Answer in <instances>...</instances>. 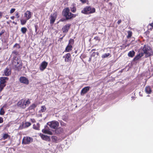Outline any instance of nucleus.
Masks as SVG:
<instances>
[{
    "label": "nucleus",
    "mask_w": 153,
    "mask_h": 153,
    "mask_svg": "<svg viewBox=\"0 0 153 153\" xmlns=\"http://www.w3.org/2000/svg\"><path fill=\"white\" fill-rule=\"evenodd\" d=\"M94 39L96 41H98L99 42L100 40V38L98 36H96L94 38Z\"/></svg>",
    "instance_id": "nucleus-38"
},
{
    "label": "nucleus",
    "mask_w": 153,
    "mask_h": 153,
    "mask_svg": "<svg viewBox=\"0 0 153 153\" xmlns=\"http://www.w3.org/2000/svg\"><path fill=\"white\" fill-rule=\"evenodd\" d=\"M52 139H53L54 140H55L56 141L57 140V137L56 136H52Z\"/></svg>",
    "instance_id": "nucleus-49"
},
{
    "label": "nucleus",
    "mask_w": 153,
    "mask_h": 153,
    "mask_svg": "<svg viewBox=\"0 0 153 153\" xmlns=\"http://www.w3.org/2000/svg\"><path fill=\"white\" fill-rule=\"evenodd\" d=\"M30 103L29 99L27 100L25 99H22L19 101L16 104V105L18 107L22 109H25Z\"/></svg>",
    "instance_id": "nucleus-1"
},
{
    "label": "nucleus",
    "mask_w": 153,
    "mask_h": 153,
    "mask_svg": "<svg viewBox=\"0 0 153 153\" xmlns=\"http://www.w3.org/2000/svg\"><path fill=\"white\" fill-rule=\"evenodd\" d=\"M2 14L1 12H0V17L2 16Z\"/></svg>",
    "instance_id": "nucleus-57"
},
{
    "label": "nucleus",
    "mask_w": 153,
    "mask_h": 153,
    "mask_svg": "<svg viewBox=\"0 0 153 153\" xmlns=\"http://www.w3.org/2000/svg\"><path fill=\"white\" fill-rule=\"evenodd\" d=\"M96 54H97V55H98L99 54V53L97 52V53H96L95 52H93L91 54V56H94Z\"/></svg>",
    "instance_id": "nucleus-40"
},
{
    "label": "nucleus",
    "mask_w": 153,
    "mask_h": 153,
    "mask_svg": "<svg viewBox=\"0 0 153 153\" xmlns=\"http://www.w3.org/2000/svg\"><path fill=\"white\" fill-rule=\"evenodd\" d=\"M12 23V21H11V20H10L9 21H7V23L9 24V25H10V23Z\"/></svg>",
    "instance_id": "nucleus-50"
},
{
    "label": "nucleus",
    "mask_w": 153,
    "mask_h": 153,
    "mask_svg": "<svg viewBox=\"0 0 153 153\" xmlns=\"http://www.w3.org/2000/svg\"><path fill=\"white\" fill-rule=\"evenodd\" d=\"M19 81L21 83L26 85H27L29 84V80L25 77H20L19 79Z\"/></svg>",
    "instance_id": "nucleus-8"
},
{
    "label": "nucleus",
    "mask_w": 153,
    "mask_h": 153,
    "mask_svg": "<svg viewBox=\"0 0 153 153\" xmlns=\"http://www.w3.org/2000/svg\"><path fill=\"white\" fill-rule=\"evenodd\" d=\"M9 78L7 77H1L0 78V84L1 85H5V84L6 82V81L8 80Z\"/></svg>",
    "instance_id": "nucleus-11"
},
{
    "label": "nucleus",
    "mask_w": 153,
    "mask_h": 153,
    "mask_svg": "<svg viewBox=\"0 0 153 153\" xmlns=\"http://www.w3.org/2000/svg\"><path fill=\"white\" fill-rule=\"evenodd\" d=\"M146 92L148 94H150L152 92V89L150 86H146L145 88Z\"/></svg>",
    "instance_id": "nucleus-20"
},
{
    "label": "nucleus",
    "mask_w": 153,
    "mask_h": 153,
    "mask_svg": "<svg viewBox=\"0 0 153 153\" xmlns=\"http://www.w3.org/2000/svg\"><path fill=\"white\" fill-rule=\"evenodd\" d=\"M129 45H130L129 44H128L126 46H129Z\"/></svg>",
    "instance_id": "nucleus-61"
},
{
    "label": "nucleus",
    "mask_w": 153,
    "mask_h": 153,
    "mask_svg": "<svg viewBox=\"0 0 153 153\" xmlns=\"http://www.w3.org/2000/svg\"><path fill=\"white\" fill-rule=\"evenodd\" d=\"M40 128V125L39 123L36 124H34L33 125V128L36 130H39Z\"/></svg>",
    "instance_id": "nucleus-21"
},
{
    "label": "nucleus",
    "mask_w": 153,
    "mask_h": 153,
    "mask_svg": "<svg viewBox=\"0 0 153 153\" xmlns=\"http://www.w3.org/2000/svg\"><path fill=\"white\" fill-rule=\"evenodd\" d=\"M121 22V20H119L117 22V23L118 24H119Z\"/></svg>",
    "instance_id": "nucleus-51"
},
{
    "label": "nucleus",
    "mask_w": 153,
    "mask_h": 153,
    "mask_svg": "<svg viewBox=\"0 0 153 153\" xmlns=\"http://www.w3.org/2000/svg\"><path fill=\"white\" fill-rule=\"evenodd\" d=\"M5 32V30H2L0 33V36L1 37L2 34L4 33Z\"/></svg>",
    "instance_id": "nucleus-39"
},
{
    "label": "nucleus",
    "mask_w": 153,
    "mask_h": 153,
    "mask_svg": "<svg viewBox=\"0 0 153 153\" xmlns=\"http://www.w3.org/2000/svg\"><path fill=\"white\" fill-rule=\"evenodd\" d=\"M74 41L73 39H70L69 40L68 45H72L74 43Z\"/></svg>",
    "instance_id": "nucleus-28"
},
{
    "label": "nucleus",
    "mask_w": 153,
    "mask_h": 153,
    "mask_svg": "<svg viewBox=\"0 0 153 153\" xmlns=\"http://www.w3.org/2000/svg\"><path fill=\"white\" fill-rule=\"evenodd\" d=\"M5 86V85H1L0 84V93L1 92L4 88Z\"/></svg>",
    "instance_id": "nucleus-35"
},
{
    "label": "nucleus",
    "mask_w": 153,
    "mask_h": 153,
    "mask_svg": "<svg viewBox=\"0 0 153 153\" xmlns=\"http://www.w3.org/2000/svg\"><path fill=\"white\" fill-rule=\"evenodd\" d=\"M142 50L143 53L145 54L146 57H148L152 55L153 54V52L152 48L148 45H144Z\"/></svg>",
    "instance_id": "nucleus-3"
},
{
    "label": "nucleus",
    "mask_w": 153,
    "mask_h": 153,
    "mask_svg": "<svg viewBox=\"0 0 153 153\" xmlns=\"http://www.w3.org/2000/svg\"><path fill=\"white\" fill-rule=\"evenodd\" d=\"M143 56V53H139L138 55L136 56L134 58L133 61H135L138 60L140 58Z\"/></svg>",
    "instance_id": "nucleus-16"
},
{
    "label": "nucleus",
    "mask_w": 153,
    "mask_h": 153,
    "mask_svg": "<svg viewBox=\"0 0 153 153\" xmlns=\"http://www.w3.org/2000/svg\"><path fill=\"white\" fill-rule=\"evenodd\" d=\"M4 121L2 117H0V123H3Z\"/></svg>",
    "instance_id": "nucleus-43"
},
{
    "label": "nucleus",
    "mask_w": 153,
    "mask_h": 153,
    "mask_svg": "<svg viewBox=\"0 0 153 153\" xmlns=\"http://www.w3.org/2000/svg\"><path fill=\"white\" fill-rule=\"evenodd\" d=\"M32 138L30 137H24L22 139V143L24 144H29L33 141Z\"/></svg>",
    "instance_id": "nucleus-6"
},
{
    "label": "nucleus",
    "mask_w": 153,
    "mask_h": 153,
    "mask_svg": "<svg viewBox=\"0 0 153 153\" xmlns=\"http://www.w3.org/2000/svg\"><path fill=\"white\" fill-rule=\"evenodd\" d=\"M57 13L56 12H55L52 14L51 15V19H56V18Z\"/></svg>",
    "instance_id": "nucleus-25"
},
{
    "label": "nucleus",
    "mask_w": 153,
    "mask_h": 153,
    "mask_svg": "<svg viewBox=\"0 0 153 153\" xmlns=\"http://www.w3.org/2000/svg\"><path fill=\"white\" fill-rule=\"evenodd\" d=\"M20 60L17 57L13 56L11 64L12 68L15 70H19L20 68Z\"/></svg>",
    "instance_id": "nucleus-2"
},
{
    "label": "nucleus",
    "mask_w": 153,
    "mask_h": 153,
    "mask_svg": "<svg viewBox=\"0 0 153 153\" xmlns=\"http://www.w3.org/2000/svg\"><path fill=\"white\" fill-rule=\"evenodd\" d=\"M149 25L151 26L152 27H153V22L149 24Z\"/></svg>",
    "instance_id": "nucleus-52"
},
{
    "label": "nucleus",
    "mask_w": 153,
    "mask_h": 153,
    "mask_svg": "<svg viewBox=\"0 0 153 153\" xmlns=\"http://www.w3.org/2000/svg\"><path fill=\"white\" fill-rule=\"evenodd\" d=\"M48 131L47 130H45V129H42V132L43 133H47Z\"/></svg>",
    "instance_id": "nucleus-47"
},
{
    "label": "nucleus",
    "mask_w": 153,
    "mask_h": 153,
    "mask_svg": "<svg viewBox=\"0 0 153 153\" xmlns=\"http://www.w3.org/2000/svg\"><path fill=\"white\" fill-rule=\"evenodd\" d=\"M31 121L33 123H35L36 122V120L34 119H31Z\"/></svg>",
    "instance_id": "nucleus-48"
},
{
    "label": "nucleus",
    "mask_w": 153,
    "mask_h": 153,
    "mask_svg": "<svg viewBox=\"0 0 153 153\" xmlns=\"http://www.w3.org/2000/svg\"><path fill=\"white\" fill-rule=\"evenodd\" d=\"M8 137L10 138V136L7 134H4L2 139L5 140Z\"/></svg>",
    "instance_id": "nucleus-27"
},
{
    "label": "nucleus",
    "mask_w": 153,
    "mask_h": 153,
    "mask_svg": "<svg viewBox=\"0 0 153 153\" xmlns=\"http://www.w3.org/2000/svg\"><path fill=\"white\" fill-rule=\"evenodd\" d=\"M96 50V49H93L91 50V51H95Z\"/></svg>",
    "instance_id": "nucleus-56"
},
{
    "label": "nucleus",
    "mask_w": 153,
    "mask_h": 153,
    "mask_svg": "<svg viewBox=\"0 0 153 153\" xmlns=\"http://www.w3.org/2000/svg\"><path fill=\"white\" fill-rule=\"evenodd\" d=\"M42 138L44 140L49 141L50 140V138L48 136L42 134L41 136Z\"/></svg>",
    "instance_id": "nucleus-22"
},
{
    "label": "nucleus",
    "mask_w": 153,
    "mask_h": 153,
    "mask_svg": "<svg viewBox=\"0 0 153 153\" xmlns=\"http://www.w3.org/2000/svg\"><path fill=\"white\" fill-rule=\"evenodd\" d=\"M36 107V105L35 104H33L29 107V109L30 110H32L34 109Z\"/></svg>",
    "instance_id": "nucleus-30"
},
{
    "label": "nucleus",
    "mask_w": 153,
    "mask_h": 153,
    "mask_svg": "<svg viewBox=\"0 0 153 153\" xmlns=\"http://www.w3.org/2000/svg\"><path fill=\"white\" fill-rule=\"evenodd\" d=\"M15 16H13L11 17V19H13L14 18H15Z\"/></svg>",
    "instance_id": "nucleus-54"
},
{
    "label": "nucleus",
    "mask_w": 153,
    "mask_h": 153,
    "mask_svg": "<svg viewBox=\"0 0 153 153\" xmlns=\"http://www.w3.org/2000/svg\"><path fill=\"white\" fill-rule=\"evenodd\" d=\"M15 10V8H12L10 10V13H13Z\"/></svg>",
    "instance_id": "nucleus-42"
},
{
    "label": "nucleus",
    "mask_w": 153,
    "mask_h": 153,
    "mask_svg": "<svg viewBox=\"0 0 153 153\" xmlns=\"http://www.w3.org/2000/svg\"><path fill=\"white\" fill-rule=\"evenodd\" d=\"M35 32L37 33L38 32H37V30H38V26L37 25H35Z\"/></svg>",
    "instance_id": "nucleus-45"
},
{
    "label": "nucleus",
    "mask_w": 153,
    "mask_h": 153,
    "mask_svg": "<svg viewBox=\"0 0 153 153\" xmlns=\"http://www.w3.org/2000/svg\"><path fill=\"white\" fill-rule=\"evenodd\" d=\"M20 51L16 50L13 51L12 52L11 55L13 56L16 57L19 55Z\"/></svg>",
    "instance_id": "nucleus-15"
},
{
    "label": "nucleus",
    "mask_w": 153,
    "mask_h": 153,
    "mask_svg": "<svg viewBox=\"0 0 153 153\" xmlns=\"http://www.w3.org/2000/svg\"><path fill=\"white\" fill-rule=\"evenodd\" d=\"M135 52L134 51H129L128 54V56L131 57H133L135 55Z\"/></svg>",
    "instance_id": "nucleus-23"
},
{
    "label": "nucleus",
    "mask_w": 153,
    "mask_h": 153,
    "mask_svg": "<svg viewBox=\"0 0 153 153\" xmlns=\"http://www.w3.org/2000/svg\"><path fill=\"white\" fill-rule=\"evenodd\" d=\"M69 9L68 8H66L65 9L64 15L65 16L66 19H70L71 18H74L76 15L73 14L69 12Z\"/></svg>",
    "instance_id": "nucleus-5"
},
{
    "label": "nucleus",
    "mask_w": 153,
    "mask_h": 153,
    "mask_svg": "<svg viewBox=\"0 0 153 153\" xmlns=\"http://www.w3.org/2000/svg\"><path fill=\"white\" fill-rule=\"evenodd\" d=\"M55 20H51L50 21V23L52 25L53 24L55 21Z\"/></svg>",
    "instance_id": "nucleus-44"
},
{
    "label": "nucleus",
    "mask_w": 153,
    "mask_h": 153,
    "mask_svg": "<svg viewBox=\"0 0 153 153\" xmlns=\"http://www.w3.org/2000/svg\"><path fill=\"white\" fill-rule=\"evenodd\" d=\"M11 70L8 68H6L4 71V75L7 76H9L11 74Z\"/></svg>",
    "instance_id": "nucleus-14"
},
{
    "label": "nucleus",
    "mask_w": 153,
    "mask_h": 153,
    "mask_svg": "<svg viewBox=\"0 0 153 153\" xmlns=\"http://www.w3.org/2000/svg\"><path fill=\"white\" fill-rule=\"evenodd\" d=\"M75 53H77V51L76 50L75 51Z\"/></svg>",
    "instance_id": "nucleus-59"
},
{
    "label": "nucleus",
    "mask_w": 153,
    "mask_h": 153,
    "mask_svg": "<svg viewBox=\"0 0 153 153\" xmlns=\"http://www.w3.org/2000/svg\"><path fill=\"white\" fill-rule=\"evenodd\" d=\"M110 56V57L111 56V54L109 53H105L103 54H102V59L105 58L107 57L108 56Z\"/></svg>",
    "instance_id": "nucleus-24"
},
{
    "label": "nucleus",
    "mask_w": 153,
    "mask_h": 153,
    "mask_svg": "<svg viewBox=\"0 0 153 153\" xmlns=\"http://www.w3.org/2000/svg\"><path fill=\"white\" fill-rule=\"evenodd\" d=\"M12 23L14 24L15 25H16L17 24V23L15 22H12Z\"/></svg>",
    "instance_id": "nucleus-53"
},
{
    "label": "nucleus",
    "mask_w": 153,
    "mask_h": 153,
    "mask_svg": "<svg viewBox=\"0 0 153 153\" xmlns=\"http://www.w3.org/2000/svg\"><path fill=\"white\" fill-rule=\"evenodd\" d=\"M64 131V130L63 128L61 127H59L58 128H56L55 132L57 134H60Z\"/></svg>",
    "instance_id": "nucleus-19"
},
{
    "label": "nucleus",
    "mask_w": 153,
    "mask_h": 153,
    "mask_svg": "<svg viewBox=\"0 0 153 153\" xmlns=\"http://www.w3.org/2000/svg\"><path fill=\"white\" fill-rule=\"evenodd\" d=\"M80 1L83 3H85L88 0H80Z\"/></svg>",
    "instance_id": "nucleus-46"
},
{
    "label": "nucleus",
    "mask_w": 153,
    "mask_h": 153,
    "mask_svg": "<svg viewBox=\"0 0 153 153\" xmlns=\"http://www.w3.org/2000/svg\"><path fill=\"white\" fill-rule=\"evenodd\" d=\"M48 65V63L45 61L42 62L40 67V69L41 71H43L45 69Z\"/></svg>",
    "instance_id": "nucleus-13"
},
{
    "label": "nucleus",
    "mask_w": 153,
    "mask_h": 153,
    "mask_svg": "<svg viewBox=\"0 0 153 153\" xmlns=\"http://www.w3.org/2000/svg\"><path fill=\"white\" fill-rule=\"evenodd\" d=\"M15 18L17 19V18H19V13H18V12H16V14H15Z\"/></svg>",
    "instance_id": "nucleus-41"
},
{
    "label": "nucleus",
    "mask_w": 153,
    "mask_h": 153,
    "mask_svg": "<svg viewBox=\"0 0 153 153\" xmlns=\"http://www.w3.org/2000/svg\"><path fill=\"white\" fill-rule=\"evenodd\" d=\"M91 57L90 58L89 60V61H90L91 60Z\"/></svg>",
    "instance_id": "nucleus-58"
},
{
    "label": "nucleus",
    "mask_w": 153,
    "mask_h": 153,
    "mask_svg": "<svg viewBox=\"0 0 153 153\" xmlns=\"http://www.w3.org/2000/svg\"><path fill=\"white\" fill-rule=\"evenodd\" d=\"M63 58H65V62H69L71 59V54L69 53H67L63 56Z\"/></svg>",
    "instance_id": "nucleus-12"
},
{
    "label": "nucleus",
    "mask_w": 153,
    "mask_h": 153,
    "mask_svg": "<svg viewBox=\"0 0 153 153\" xmlns=\"http://www.w3.org/2000/svg\"><path fill=\"white\" fill-rule=\"evenodd\" d=\"M5 111L3 107L1 108L0 110V115H3L5 114Z\"/></svg>",
    "instance_id": "nucleus-32"
},
{
    "label": "nucleus",
    "mask_w": 153,
    "mask_h": 153,
    "mask_svg": "<svg viewBox=\"0 0 153 153\" xmlns=\"http://www.w3.org/2000/svg\"><path fill=\"white\" fill-rule=\"evenodd\" d=\"M27 30V29L25 27H23L21 29V31L23 34H25Z\"/></svg>",
    "instance_id": "nucleus-29"
},
{
    "label": "nucleus",
    "mask_w": 153,
    "mask_h": 153,
    "mask_svg": "<svg viewBox=\"0 0 153 153\" xmlns=\"http://www.w3.org/2000/svg\"><path fill=\"white\" fill-rule=\"evenodd\" d=\"M13 48H16L18 49H20L21 46L19 44L16 43L13 45Z\"/></svg>",
    "instance_id": "nucleus-34"
},
{
    "label": "nucleus",
    "mask_w": 153,
    "mask_h": 153,
    "mask_svg": "<svg viewBox=\"0 0 153 153\" xmlns=\"http://www.w3.org/2000/svg\"><path fill=\"white\" fill-rule=\"evenodd\" d=\"M128 35L127 36V38L128 39L129 38L131 37L132 35V33L131 31H128Z\"/></svg>",
    "instance_id": "nucleus-33"
},
{
    "label": "nucleus",
    "mask_w": 153,
    "mask_h": 153,
    "mask_svg": "<svg viewBox=\"0 0 153 153\" xmlns=\"http://www.w3.org/2000/svg\"><path fill=\"white\" fill-rule=\"evenodd\" d=\"M48 124L50 127L53 129L57 128L59 126V123L58 121H52L49 123Z\"/></svg>",
    "instance_id": "nucleus-7"
},
{
    "label": "nucleus",
    "mask_w": 153,
    "mask_h": 153,
    "mask_svg": "<svg viewBox=\"0 0 153 153\" xmlns=\"http://www.w3.org/2000/svg\"><path fill=\"white\" fill-rule=\"evenodd\" d=\"M71 11L73 13H75L76 11V8L75 7L74 4L71 5V7H70Z\"/></svg>",
    "instance_id": "nucleus-26"
},
{
    "label": "nucleus",
    "mask_w": 153,
    "mask_h": 153,
    "mask_svg": "<svg viewBox=\"0 0 153 153\" xmlns=\"http://www.w3.org/2000/svg\"><path fill=\"white\" fill-rule=\"evenodd\" d=\"M63 20V19H62V20H60L61 21H64V20Z\"/></svg>",
    "instance_id": "nucleus-60"
},
{
    "label": "nucleus",
    "mask_w": 153,
    "mask_h": 153,
    "mask_svg": "<svg viewBox=\"0 0 153 153\" xmlns=\"http://www.w3.org/2000/svg\"><path fill=\"white\" fill-rule=\"evenodd\" d=\"M73 48L72 46L70 45H68L66 47L65 51L69 52L71 51Z\"/></svg>",
    "instance_id": "nucleus-18"
},
{
    "label": "nucleus",
    "mask_w": 153,
    "mask_h": 153,
    "mask_svg": "<svg viewBox=\"0 0 153 153\" xmlns=\"http://www.w3.org/2000/svg\"><path fill=\"white\" fill-rule=\"evenodd\" d=\"M95 12V9L91 7L86 6L82 11V13L85 14L92 13Z\"/></svg>",
    "instance_id": "nucleus-4"
},
{
    "label": "nucleus",
    "mask_w": 153,
    "mask_h": 153,
    "mask_svg": "<svg viewBox=\"0 0 153 153\" xmlns=\"http://www.w3.org/2000/svg\"><path fill=\"white\" fill-rule=\"evenodd\" d=\"M71 25L70 24H68L64 26L62 28V30L63 33H67L68 32Z\"/></svg>",
    "instance_id": "nucleus-9"
},
{
    "label": "nucleus",
    "mask_w": 153,
    "mask_h": 153,
    "mask_svg": "<svg viewBox=\"0 0 153 153\" xmlns=\"http://www.w3.org/2000/svg\"><path fill=\"white\" fill-rule=\"evenodd\" d=\"M25 16L27 18V19H29L30 18L31 16V13L29 11H27L25 13Z\"/></svg>",
    "instance_id": "nucleus-17"
},
{
    "label": "nucleus",
    "mask_w": 153,
    "mask_h": 153,
    "mask_svg": "<svg viewBox=\"0 0 153 153\" xmlns=\"http://www.w3.org/2000/svg\"><path fill=\"white\" fill-rule=\"evenodd\" d=\"M31 125V123L29 122H27L25 123V126L26 127H29Z\"/></svg>",
    "instance_id": "nucleus-37"
},
{
    "label": "nucleus",
    "mask_w": 153,
    "mask_h": 153,
    "mask_svg": "<svg viewBox=\"0 0 153 153\" xmlns=\"http://www.w3.org/2000/svg\"><path fill=\"white\" fill-rule=\"evenodd\" d=\"M27 20H21V24L23 25L25 24Z\"/></svg>",
    "instance_id": "nucleus-36"
},
{
    "label": "nucleus",
    "mask_w": 153,
    "mask_h": 153,
    "mask_svg": "<svg viewBox=\"0 0 153 153\" xmlns=\"http://www.w3.org/2000/svg\"><path fill=\"white\" fill-rule=\"evenodd\" d=\"M46 109V107L44 106H42L41 107V109L40 110V113H42L45 112Z\"/></svg>",
    "instance_id": "nucleus-31"
},
{
    "label": "nucleus",
    "mask_w": 153,
    "mask_h": 153,
    "mask_svg": "<svg viewBox=\"0 0 153 153\" xmlns=\"http://www.w3.org/2000/svg\"><path fill=\"white\" fill-rule=\"evenodd\" d=\"M65 36V35H64L63 37L60 38V39L61 41L62 40L63 37Z\"/></svg>",
    "instance_id": "nucleus-55"
},
{
    "label": "nucleus",
    "mask_w": 153,
    "mask_h": 153,
    "mask_svg": "<svg viewBox=\"0 0 153 153\" xmlns=\"http://www.w3.org/2000/svg\"><path fill=\"white\" fill-rule=\"evenodd\" d=\"M90 88V86H86L83 88L81 91L80 94L81 95L83 96L87 92Z\"/></svg>",
    "instance_id": "nucleus-10"
}]
</instances>
